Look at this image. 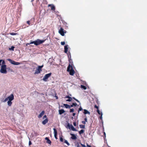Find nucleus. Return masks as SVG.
Segmentation results:
<instances>
[{"mask_svg": "<svg viewBox=\"0 0 147 147\" xmlns=\"http://www.w3.org/2000/svg\"><path fill=\"white\" fill-rule=\"evenodd\" d=\"M73 65H69L67 68V71L69 72L70 75L73 76L75 72L73 68Z\"/></svg>", "mask_w": 147, "mask_h": 147, "instance_id": "1", "label": "nucleus"}, {"mask_svg": "<svg viewBox=\"0 0 147 147\" xmlns=\"http://www.w3.org/2000/svg\"><path fill=\"white\" fill-rule=\"evenodd\" d=\"M0 71L1 73L6 74L7 73L6 65H2Z\"/></svg>", "mask_w": 147, "mask_h": 147, "instance_id": "2", "label": "nucleus"}, {"mask_svg": "<svg viewBox=\"0 0 147 147\" xmlns=\"http://www.w3.org/2000/svg\"><path fill=\"white\" fill-rule=\"evenodd\" d=\"M65 98H69L68 99L66 100V101H68V102L71 101L72 100V99H74L76 101L78 102H80V101L76 99L75 97H73L72 98H71V97H70V96H65Z\"/></svg>", "mask_w": 147, "mask_h": 147, "instance_id": "3", "label": "nucleus"}, {"mask_svg": "<svg viewBox=\"0 0 147 147\" xmlns=\"http://www.w3.org/2000/svg\"><path fill=\"white\" fill-rule=\"evenodd\" d=\"M46 40V39H45L42 40L39 39H37L35 41V45L36 46L38 45L45 42Z\"/></svg>", "mask_w": 147, "mask_h": 147, "instance_id": "4", "label": "nucleus"}, {"mask_svg": "<svg viewBox=\"0 0 147 147\" xmlns=\"http://www.w3.org/2000/svg\"><path fill=\"white\" fill-rule=\"evenodd\" d=\"M66 128L68 127L69 129H71L73 131H77L76 129L71 125H70L69 123H68L67 126H66Z\"/></svg>", "mask_w": 147, "mask_h": 147, "instance_id": "5", "label": "nucleus"}, {"mask_svg": "<svg viewBox=\"0 0 147 147\" xmlns=\"http://www.w3.org/2000/svg\"><path fill=\"white\" fill-rule=\"evenodd\" d=\"M43 65L41 66H39L37 69H36V71L34 73V74H37L40 73L41 70V68L43 67Z\"/></svg>", "mask_w": 147, "mask_h": 147, "instance_id": "6", "label": "nucleus"}, {"mask_svg": "<svg viewBox=\"0 0 147 147\" xmlns=\"http://www.w3.org/2000/svg\"><path fill=\"white\" fill-rule=\"evenodd\" d=\"M66 31L64 30L63 29L62 27L61 28L59 31V33L62 36L64 35V34L66 33Z\"/></svg>", "mask_w": 147, "mask_h": 147, "instance_id": "7", "label": "nucleus"}, {"mask_svg": "<svg viewBox=\"0 0 147 147\" xmlns=\"http://www.w3.org/2000/svg\"><path fill=\"white\" fill-rule=\"evenodd\" d=\"M51 73L46 74L44 77L43 80L44 81H47L48 78L51 76Z\"/></svg>", "mask_w": 147, "mask_h": 147, "instance_id": "8", "label": "nucleus"}, {"mask_svg": "<svg viewBox=\"0 0 147 147\" xmlns=\"http://www.w3.org/2000/svg\"><path fill=\"white\" fill-rule=\"evenodd\" d=\"M7 60L12 64H20V63L18 62H16L10 59H7Z\"/></svg>", "mask_w": 147, "mask_h": 147, "instance_id": "9", "label": "nucleus"}, {"mask_svg": "<svg viewBox=\"0 0 147 147\" xmlns=\"http://www.w3.org/2000/svg\"><path fill=\"white\" fill-rule=\"evenodd\" d=\"M8 98L9 100H12L14 99V96L13 94H11L10 96L8 97Z\"/></svg>", "mask_w": 147, "mask_h": 147, "instance_id": "10", "label": "nucleus"}, {"mask_svg": "<svg viewBox=\"0 0 147 147\" xmlns=\"http://www.w3.org/2000/svg\"><path fill=\"white\" fill-rule=\"evenodd\" d=\"M70 135L71 136V138L72 140H75L77 139V138L75 134H70Z\"/></svg>", "mask_w": 147, "mask_h": 147, "instance_id": "11", "label": "nucleus"}, {"mask_svg": "<svg viewBox=\"0 0 147 147\" xmlns=\"http://www.w3.org/2000/svg\"><path fill=\"white\" fill-rule=\"evenodd\" d=\"M54 131V136L56 139H57V131L55 128H54L53 129Z\"/></svg>", "mask_w": 147, "mask_h": 147, "instance_id": "12", "label": "nucleus"}, {"mask_svg": "<svg viewBox=\"0 0 147 147\" xmlns=\"http://www.w3.org/2000/svg\"><path fill=\"white\" fill-rule=\"evenodd\" d=\"M49 7H51V9L52 10H55V6L52 4H49L48 5Z\"/></svg>", "mask_w": 147, "mask_h": 147, "instance_id": "13", "label": "nucleus"}, {"mask_svg": "<svg viewBox=\"0 0 147 147\" xmlns=\"http://www.w3.org/2000/svg\"><path fill=\"white\" fill-rule=\"evenodd\" d=\"M45 113V111H42L40 113V114L38 116V118H40L42 117L44 115Z\"/></svg>", "mask_w": 147, "mask_h": 147, "instance_id": "14", "label": "nucleus"}, {"mask_svg": "<svg viewBox=\"0 0 147 147\" xmlns=\"http://www.w3.org/2000/svg\"><path fill=\"white\" fill-rule=\"evenodd\" d=\"M68 45H66L64 46V52L65 53H67L68 49Z\"/></svg>", "mask_w": 147, "mask_h": 147, "instance_id": "15", "label": "nucleus"}, {"mask_svg": "<svg viewBox=\"0 0 147 147\" xmlns=\"http://www.w3.org/2000/svg\"><path fill=\"white\" fill-rule=\"evenodd\" d=\"M48 119L47 118L42 122V123L43 125H45L48 122Z\"/></svg>", "mask_w": 147, "mask_h": 147, "instance_id": "16", "label": "nucleus"}, {"mask_svg": "<svg viewBox=\"0 0 147 147\" xmlns=\"http://www.w3.org/2000/svg\"><path fill=\"white\" fill-rule=\"evenodd\" d=\"M45 140H47V142L49 144H51V141L49 139L48 137H46L45 138Z\"/></svg>", "mask_w": 147, "mask_h": 147, "instance_id": "17", "label": "nucleus"}, {"mask_svg": "<svg viewBox=\"0 0 147 147\" xmlns=\"http://www.w3.org/2000/svg\"><path fill=\"white\" fill-rule=\"evenodd\" d=\"M84 112L83 113L84 114H88L89 115H90V113L87 110L85 109L84 110Z\"/></svg>", "mask_w": 147, "mask_h": 147, "instance_id": "18", "label": "nucleus"}, {"mask_svg": "<svg viewBox=\"0 0 147 147\" xmlns=\"http://www.w3.org/2000/svg\"><path fill=\"white\" fill-rule=\"evenodd\" d=\"M65 112V111L63 109L59 110V113L60 115H61Z\"/></svg>", "mask_w": 147, "mask_h": 147, "instance_id": "19", "label": "nucleus"}, {"mask_svg": "<svg viewBox=\"0 0 147 147\" xmlns=\"http://www.w3.org/2000/svg\"><path fill=\"white\" fill-rule=\"evenodd\" d=\"M63 106H65V107L66 108H69V109H70V106H69V105H68V104H63Z\"/></svg>", "mask_w": 147, "mask_h": 147, "instance_id": "20", "label": "nucleus"}, {"mask_svg": "<svg viewBox=\"0 0 147 147\" xmlns=\"http://www.w3.org/2000/svg\"><path fill=\"white\" fill-rule=\"evenodd\" d=\"M5 61L3 60H0V64H5Z\"/></svg>", "mask_w": 147, "mask_h": 147, "instance_id": "21", "label": "nucleus"}, {"mask_svg": "<svg viewBox=\"0 0 147 147\" xmlns=\"http://www.w3.org/2000/svg\"><path fill=\"white\" fill-rule=\"evenodd\" d=\"M79 126L81 128L84 129L85 128V125H80Z\"/></svg>", "mask_w": 147, "mask_h": 147, "instance_id": "22", "label": "nucleus"}, {"mask_svg": "<svg viewBox=\"0 0 147 147\" xmlns=\"http://www.w3.org/2000/svg\"><path fill=\"white\" fill-rule=\"evenodd\" d=\"M11 101L9 100L7 102L8 105L9 106H11L12 104V102H11Z\"/></svg>", "mask_w": 147, "mask_h": 147, "instance_id": "23", "label": "nucleus"}, {"mask_svg": "<svg viewBox=\"0 0 147 147\" xmlns=\"http://www.w3.org/2000/svg\"><path fill=\"white\" fill-rule=\"evenodd\" d=\"M84 132V130L83 129H81L80 131H79V133L81 135Z\"/></svg>", "mask_w": 147, "mask_h": 147, "instance_id": "24", "label": "nucleus"}, {"mask_svg": "<svg viewBox=\"0 0 147 147\" xmlns=\"http://www.w3.org/2000/svg\"><path fill=\"white\" fill-rule=\"evenodd\" d=\"M81 87L84 90H86V86H84L83 85H81Z\"/></svg>", "mask_w": 147, "mask_h": 147, "instance_id": "25", "label": "nucleus"}, {"mask_svg": "<svg viewBox=\"0 0 147 147\" xmlns=\"http://www.w3.org/2000/svg\"><path fill=\"white\" fill-rule=\"evenodd\" d=\"M69 64H73V62L72 60L71 59H69Z\"/></svg>", "mask_w": 147, "mask_h": 147, "instance_id": "26", "label": "nucleus"}, {"mask_svg": "<svg viewBox=\"0 0 147 147\" xmlns=\"http://www.w3.org/2000/svg\"><path fill=\"white\" fill-rule=\"evenodd\" d=\"M9 34L11 35H16L17 34H18L17 33H14V32L10 33Z\"/></svg>", "mask_w": 147, "mask_h": 147, "instance_id": "27", "label": "nucleus"}, {"mask_svg": "<svg viewBox=\"0 0 147 147\" xmlns=\"http://www.w3.org/2000/svg\"><path fill=\"white\" fill-rule=\"evenodd\" d=\"M75 145L77 147H80V146L79 145V143L78 142L76 143Z\"/></svg>", "mask_w": 147, "mask_h": 147, "instance_id": "28", "label": "nucleus"}, {"mask_svg": "<svg viewBox=\"0 0 147 147\" xmlns=\"http://www.w3.org/2000/svg\"><path fill=\"white\" fill-rule=\"evenodd\" d=\"M65 143L68 146H69L70 145L69 144L68 142V141H67V140H65Z\"/></svg>", "mask_w": 147, "mask_h": 147, "instance_id": "29", "label": "nucleus"}, {"mask_svg": "<svg viewBox=\"0 0 147 147\" xmlns=\"http://www.w3.org/2000/svg\"><path fill=\"white\" fill-rule=\"evenodd\" d=\"M14 47L12 46L11 47V48H9V49L10 50H12V51H13L14 50Z\"/></svg>", "mask_w": 147, "mask_h": 147, "instance_id": "30", "label": "nucleus"}, {"mask_svg": "<svg viewBox=\"0 0 147 147\" xmlns=\"http://www.w3.org/2000/svg\"><path fill=\"white\" fill-rule=\"evenodd\" d=\"M60 141L61 142L63 141V139L62 137H60Z\"/></svg>", "mask_w": 147, "mask_h": 147, "instance_id": "31", "label": "nucleus"}, {"mask_svg": "<svg viewBox=\"0 0 147 147\" xmlns=\"http://www.w3.org/2000/svg\"><path fill=\"white\" fill-rule=\"evenodd\" d=\"M69 111L70 112H73L74 111V109H71Z\"/></svg>", "mask_w": 147, "mask_h": 147, "instance_id": "32", "label": "nucleus"}, {"mask_svg": "<svg viewBox=\"0 0 147 147\" xmlns=\"http://www.w3.org/2000/svg\"><path fill=\"white\" fill-rule=\"evenodd\" d=\"M61 45H65V42H61Z\"/></svg>", "mask_w": 147, "mask_h": 147, "instance_id": "33", "label": "nucleus"}, {"mask_svg": "<svg viewBox=\"0 0 147 147\" xmlns=\"http://www.w3.org/2000/svg\"><path fill=\"white\" fill-rule=\"evenodd\" d=\"M102 113H101V116L100 117V119L101 120H102Z\"/></svg>", "mask_w": 147, "mask_h": 147, "instance_id": "34", "label": "nucleus"}, {"mask_svg": "<svg viewBox=\"0 0 147 147\" xmlns=\"http://www.w3.org/2000/svg\"><path fill=\"white\" fill-rule=\"evenodd\" d=\"M97 112L98 114H99V115H101V112H100L99 109H98V110H97Z\"/></svg>", "mask_w": 147, "mask_h": 147, "instance_id": "35", "label": "nucleus"}, {"mask_svg": "<svg viewBox=\"0 0 147 147\" xmlns=\"http://www.w3.org/2000/svg\"><path fill=\"white\" fill-rule=\"evenodd\" d=\"M80 144L82 147H86V146L84 144H83L80 143Z\"/></svg>", "mask_w": 147, "mask_h": 147, "instance_id": "36", "label": "nucleus"}, {"mask_svg": "<svg viewBox=\"0 0 147 147\" xmlns=\"http://www.w3.org/2000/svg\"><path fill=\"white\" fill-rule=\"evenodd\" d=\"M26 23L29 25H30V21L29 20L27 21L26 22Z\"/></svg>", "mask_w": 147, "mask_h": 147, "instance_id": "37", "label": "nucleus"}, {"mask_svg": "<svg viewBox=\"0 0 147 147\" xmlns=\"http://www.w3.org/2000/svg\"><path fill=\"white\" fill-rule=\"evenodd\" d=\"M72 104L73 106H76L77 105V104L76 103H73Z\"/></svg>", "mask_w": 147, "mask_h": 147, "instance_id": "38", "label": "nucleus"}, {"mask_svg": "<svg viewBox=\"0 0 147 147\" xmlns=\"http://www.w3.org/2000/svg\"><path fill=\"white\" fill-rule=\"evenodd\" d=\"M94 107L95 108L97 109V110H98V109H99L98 107L96 105H94Z\"/></svg>", "mask_w": 147, "mask_h": 147, "instance_id": "39", "label": "nucleus"}, {"mask_svg": "<svg viewBox=\"0 0 147 147\" xmlns=\"http://www.w3.org/2000/svg\"><path fill=\"white\" fill-rule=\"evenodd\" d=\"M8 100V98L7 97V98H6L5 100H4V101H3V102H5L6 101H7Z\"/></svg>", "mask_w": 147, "mask_h": 147, "instance_id": "40", "label": "nucleus"}, {"mask_svg": "<svg viewBox=\"0 0 147 147\" xmlns=\"http://www.w3.org/2000/svg\"><path fill=\"white\" fill-rule=\"evenodd\" d=\"M78 110H79V111H81L82 110V109L81 107H80Z\"/></svg>", "mask_w": 147, "mask_h": 147, "instance_id": "41", "label": "nucleus"}, {"mask_svg": "<svg viewBox=\"0 0 147 147\" xmlns=\"http://www.w3.org/2000/svg\"><path fill=\"white\" fill-rule=\"evenodd\" d=\"M35 41L31 42H30V44H34V45H35Z\"/></svg>", "mask_w": 147, "mask_h": 147, "instance_id": "42", "label": "nucleus"}, {"mask_svg": "<svg viewBox=\"0 0 147 147\" xmlns=\"http://www.w3.org/2000/svg\"><path fill=\"white\" fill-rule=\"evenodd\" d=\"M86 144L87 145V147H91V146L89 145V144L87 143H86Z\"/></svg>", "mask_w": 147, "mask_h": 147, "instance_id": "43", "label": "nucleus"}, {"mask_svg": "<svg viewBox=\"0 0 147 147\" xmlns=\"http://www.w3.org/2000/svg\"><path fill=\"white\" fill-rule=\"evenodd\" d=\"M73 125L75 126H76V122H74L73 123Z\"/></svg>", "mask_w": 147, "mask_h": 147, "instance_id": "44", "label": "nucleus"}, {"mask_svg": "<svg viewBox=\"0 0 147 147\" xmlns=\"http://www.w3.org/2000/svg\"><path fill=\"white\" fill-rule=\"evenodd\" d=\"M82 123L83 124H86V122L84 121H82Z\"/></svg>", "mask_w": 147, "mask_h": 147, "instance_id": "45", "label": "nucleus"}, {"mask_svg": "<svg viewBox=\"0 0 147 147\" xmlns=\"http://www.w3.org/2000/svg\"><path fill=\"white\" fill-rule=\"evenodd\" d=\"M84 119V121H85L86 122H87V118L86 117Z\"/></svg>", "mask_w": 147, "mask_h": 147, "instance_id": "46", "label": "nucleus"}, {"mask_svg": "<svg viewBox=\"0 0 147 147\" xmlns=\"http://www.w3.org/2000/svg\"><path fill=\"white\" fill-rule=\"evenodd\" d=\"M45 118H47V116L46 115H45L43 117V119H45Z\"/></svg>", "mask_w": 147, "mask_h": 147, "instance_id": "47", "label": "nucleus"}, {"mask_svg": "<svg viewBox=\"0 0 147 147\" xmlns=\"http://www.w3.org/2000/svg\"><path fill=\"white\" fill-rule=\"evenodd\" d=\"M31 144H32L31 142V141H29V146H30V145Z\"/></svg>", "mask_w": 147, "mask_h": 147, "instance_id": "48", "label": "nucleus"}, {"mask_svg": "<svg viewBox=\"0 0 147 147\" xmlns=\"http://www.w3.org/2000/svg\"><path fill=\"white\" fill-rule=\"evenodd\" d=\"M69 107H70V108H71V107H72L73 106V104H72V105H69Z\"/></svg>", "mask_w": 147, "mask_h": 147, "instance_id": "49", "label": "nucleus"}, {"mask_svg": "<svg viewBox=\"0 0 147 147\" xmlns=\"http://www.w3.org/2000/svg\"><path fill=\"white\" fill-rule=\"evenodd\" d=\"M104 135L105 136V138L106 137V133L105 132H104Z\"/></svg>", "mask_w": 147, "mask_h": 147, "instance_id": "50", "label": "nucleus"}, {"mask_svg": "<svg viewBox=\"0 0 147 147\" xmlns=\"http://www.w3.org/2000/svg\"><path fill=\"white\" fill-rule=\"evenodd\" d=\"M76 115V113H73L72 115L73 116H74Z\"/></svg>", "mask_w": 147, "mask_h": 147, "instance_id": "51", "label": "nucleus"}, {"mask_svg": "<svg viewBox=\"0 0 147 147\" xmlns=\"http://www.w3.org/2000/svg\"><path fill=\"white\" fill-rule=\"evenodd\" d=\"M28 0L29 1H30L31 2H32L33 1H34V0Z\"/></svg>", "mask_w": 147, "mask_h": 147, "instance_id": "52", "label": "nucleus"}, {"mask_svg": "<svg viewBox=\"0 0 147 147\" xmlns=\"http://www.w3.org/2000/svg\"><path fill=\"white\" fill-rule=\"evenodd\" d=\"M29 44H30V43H26V46H27V45H29Z\"/></svg>", "mask_w": 147, "mask_h": 147, "instance_id": "53", "label": "nucleus"}, {"mask_svg": "<svg viewBox=\"0 0 147 147\" xmlns=\"http://www.w3.org/2000/svg\"><path fill=\"white\" fill-rule=\"evenodd\" d=\"M80 111H79V110H78V113H79V112H80Z\"/></svg>", "mask_w": 147, "mask_h": 147, "instance_id": "54", "label": "nucleus"}, {"mask_svg": "<svg viewBox=\"0 0 147 147\" xmlns=\"http://www.w3.org/2000/svg\"><path fill=\"white\" fill-rule=\"evenodd\" d=\"M71 118L73 119V117H72Z\"/></svg>", "mask_w": 147, "mask_h": 147, "instance_id": "55", "label": "nucleus"}, {"mask_svg": "<svg viewBox=\"0 0 147 147\" xmlns=\"http://www.w3.org/2000/svg\"><path fill=\"white\" fill-rule=\"evenodd\" d=\"M71 96V94H70V96Z\"/></svg>", "mask_w": 147, "mask_h": 147, "instance_id": "56", "label": "nucleus"}, {"mask_svg": "<svg viewBox=\"0 0 147 147\" xmlns=\"http://www.w3.org/2000/svg\"><path fill=\"white\" fill-rule=\"evenodd\" d=\"M58 97H56L57 99Z\"/></svg>", "mask_w": 147, "mask_h": 147, "instance_id": "57", "label": "nucleus"}, {"mask_svg": "<svg viewBox=\"0 0 147 147\" xmlns=\"http://www.w3.org/2000/svg\"><path fill=\"white\" fill-rule=\"evenodd\" d=\"M58 97H56L57 99Z\"/></svg>", "mask_w": 147, "mask_h": 147, "instance_id": "58", "label": "nucleus"}]
</instances>
